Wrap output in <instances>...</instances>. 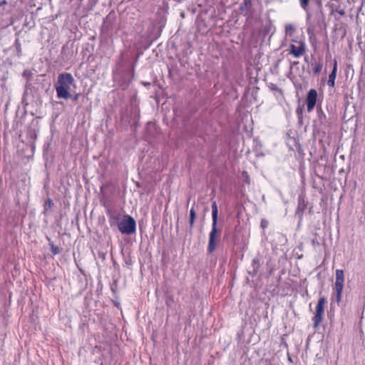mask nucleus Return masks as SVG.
Here are the masks:
<instances>
[{
    "label": "nucleus",
    "mask_w": 365,
    "mask_h": 365,
    "mask_svg": "<svg viewBox=\"0 0 365 365\" xmlns=\"http://www.w3.org/2000/svg\"><path fill=\"white\" fill-rule=\"evenodd\" d=\"M71 87H76L73 76L70 73H60L55 85L58 98L68 99L71 96Z\"/></svg>",
    "instance_id": "1"
},
{
    "label": "nucleus",
    "mask_w": 365,
    "mask_h": 365,
    "mask_svg": "<svg viewBox=\"0 0 365 365\" xmlns=\"http://www.w3.org/2000/svg\"><path fill=\"white\" fill-rule=\"evenodd\" d=\"M217 217H218V210L216 202H213L212 203V230L209 235V242L207 246V250L210 253L214 252L217 247V241L220 237L221 231L217 229Z\"/></svg>",
    "instance_id": "2"
},
{
    "label": "nucleus",
    "mask_w": 365,
    "mask_h": 365,
    "mask_svg": "<svg viewBox=\"0 0 365 365\" xmlns=\"http://www.w3.org/2000/svg\"><path fill=\"white\" fill-rule=\"evenodd\" d=\"M136 223L130 215H125L118 223V229L122 234L130 235L135 232Z\"/></svg>",
    "instance_id": "3"
},
{
    "label": "nucleus",
    "mask_w": 365,
    "mask_h": 365,
    "mask_svg": "<svg viewBox=\"0 0 365 365\" xmlns=\"http://www.w3.org/2000/svg\"><path fill=\"white\" fill-rule=\"evenodd\" d=\"M344 283V274L342 269L336 270L335 291L336 299L339 302L341 299V294Z\"/></svg>",
    "instance_id": "4"
},
{
    "label": "nucleus",
    "mask_w": 365,
    "mask_h": 365,
    "mask_svg": "<svg viewBox=\"0 0 365 365\" xmlns=\"http://www.w3.org/2000/svg\"><path fill=\"white\" fill-rule=\"evenodd\" d=\"M325 304L326 299L324 297L320 298L317 302L315 315L313 317L314 327H318L322 321Z\"/></svg>",
    "instance_id": "5"
},
{
    "label": "nucleus",
    "mask_w": 365,
    "mask_h": 365,
    "mask_svg": "<svg viewBox=\"0 0 365 365\" xmlns=\"http://www.w3.org/2000/svg\"><path fill=\"white\" fill-rule=\"evenodd\" d=\"M305 43L300 41L296 44H291L289 46V53L292 54L296 58H299L305 52Z\"/></svg>",
    "instance_id": "6"
},
{
    "label": "nucleus",
    "mask_w": 365,
    "mask_h": 365,
    "mask_svg": "<svg viewBox=\"0 0 365 365\" xmlns=\"http://www.w3.org/2000/svg\"><path fill=\"white\" fill-rule=\"evenodd\" d=\"M317 92L315 89H311L309 91L307 96V110L309 112L312 111L317 102Z\"/></svg>",
    "instance_id": "7"
},
{
    "label": "nucleus",
    "mask_w": 365,
    "mask_h": 365,
    "mask_svg": "<svg viewBox=\"0 0 365 365\" xmlns=\"http://www.w3.org/2000/svg\"><path fill=\"white\" fill-rule=\"evenodd\" d=\"M252 6V0H244L240 6V11L243 15H247Z\"/></svg>",
    "instance_id": "8"
},
{
    "label": "nucleus",
    "mask_w": 365,
    "mask_h": 365,
    "mask_svg": "<svg viewBox=\"0 0 365 365\" xmlns=\"http://www.w3.org/2000/svg\"><path fill=\"white\" fill-rule=\"evenodd\" d=\"M336 71H337V62L335 61L334 64V68L331 71V73L329 74V80H328V85L330 87L334 86V81L336 77Z\"/></svg>",
    "instance_id": "9"
},
{
    "label": "nucleus",
    "mask_w": 365,
    "mask_h": 365,
    "mask_svg": "<svg viewBox=\"0 0 365 365\" xmlns=\"http://www.w3.org/2000/svg\"><path fill=\"white\" fill-rule=\"evenodd\" d=\"M195 219V212L193 208H192L190 211V226H192Z\"/></svg>",
    "instance_id": "10"
},
{
    "label": "nucleus",
    "mask_w": 365,
    "mask_h": 365,
    "mask_svg": "<svg viewBox=\"0 0 365 365\" xmlns=\"http://www.w3.org/2000/svg\"><path fill=\"white\" fill-rule=\"evenodd\" d=\"M309 0H299L300 6L304 10L307 11L308 8Z\"/></svg>",
    "instance_id": "11"
},
{
    "label": "nucleus",
    "mask_w": 365,
    "mask_h": 365,
    "mask_svg": "<svg viewBox=\"0 0 365 365\" xmlns=\"http://www.w3.org/2000/svg\"><path fill=\"white\" fill-rule=\"evenodd\" d=\"M322 63H317L313 69L314 73L316 74L320 73L322 71Z\"/></svg>",
    "instance_id": "12"
},
{
    "label": "nucleus",
    "mask_w": 365,
    "mask_h": 365,
    "mask_svg": "<svg viewBox=\"0 0 365 365\" xmlns=\"http://www.w3.org/2000/svg\"><path fill=\"white\" fill-rule=\"evenodd\" d=\"M294 29V27L292 26V25L291 24H289V25H287L286 26V31H292Z\"/></svg>",
    "instance_id": "13"
},
{
    "label": "nucleus",
    "mask_w": 365,
    "mask_h": 365,
    "mask_svg": "<svg viewBox=\"0 0 365 365\" xmlns=\"http://www.w3.org/2000/svg\"><path fill=\"white\" fill-rule=\"evenodd\" d=\"M58 248L56 247H52V252L54 254V255H56L58 253Z\"/></svg>",
    "instance_id": "14"
},
{
    "label": "nucleus",
    "mask_w": 365,
    "mask_h": 365,
    "mask_svg": "<svg viewBox=\"0 0 365 365\" xmlns=\"http://www.w3.org/2000/svg\"><path fill=\"white\" fill-rule=\"evenodd\" d=\"M46 204H48V207H51V205H52V200L48 199L47 201H46Z\"/></svg>",
    "instance_id": "15"
},
{
    "label": "nucleus",
    "mask_w": 365,
    "mask_h": 365,
    "mask_svg": "<svg viewBox=\"0 0 365 365\" xmlns=\"http://www.w3.org/2000/svg\"><path fill=\"white\" fill-rule=\"evenodd\" d=\"M113 220H114V218H113V219H110V224L111 225H112V224H113Z\"/></svg>",
    "instance_id": "16"
}]
</instances>
